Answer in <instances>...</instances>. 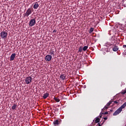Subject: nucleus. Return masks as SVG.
I'll use <instances>...</instances> for the list:
<instances>
[{"label":"nucleus","mask_w":126,"mask_h":126,"mask_svg":"<svg viewBox=\"0 0 126 126\" xmlns=\"http://www.w3.org/2000/svg\"><path fill=\"white\" fill-rule=\"evenodd\" d=\"M32 80H33V79L32 78V77L29 76L27 77L25 80V83L26 84H30L31 82H32Z\"/></svg>","instance_id":"nucleus-1"},{"label":"nucleus","mask_w":126,"mask_h":126,"mask_svg":"<svg viewBox=\"0 0 126 126\" xmlns=\"http://www.w3.org/2000/svg\"><path fill=\"white\" fill-rule=\"evenodd\" d=\"M36 24V20L35 19H33L30 20L29 25L30 26V27H32L35 25Z\"/></svg>","instance_id":"nucleus-2"},{"label":"nucleus","mask_w":126,"mask_h":126,"mask_svg":"<svg viewBox=\"0 0 126 126\" xmlns=\"http://www.w3.org/2000/svg\"><path fill=\"white\" fill-rule=\"evenodd\" d=\"M0 36L2 39H6V37H7V32H1L0 33Z\"/></svg>","instance_id":"nucleus-3"},{"label":"nucleus","mask_w":126,"mask_h":126,"mask_svg":"<svg viewBox=\"0 0 126 126\" xmlns=\"http://www.w3.org/2000/svg\"><path fill=\"white\" fill-rule=\"evenodd\" d=\"M32 13V11H31V9L29 8L27 9L26 12L25 13V16L28 17L30 14Z\"/></svg>","instance_id":"nucleus-4"},{"label":"nucleus","mask_w":126,"mask_h":126,"mask_svg":"<svg viewBox=\"0 0 126 126\" xmlns=\"http://www.w3.org/2000/svg\"><path fill=\"white\" fill-rule=\"evenodd\" d=\"M122 110L120 108V107L115 111V112L113 113V116H117V115H119L121 112H122Z\"/></svg>","instance_id":"nucleus-5"},{"label":"nucleus","mask_w":126,"mask_h":126,"mask_svg":"<svg viewBox=\"0 0 126 126\" xmlns=\"http://www.w3.org/2000/svg\"><path fill=\"white\" fill-rule=\"evenodd\" d=\"M52 60V56L50 55H47L45 56V61L46 62H50Z\"/></svg>","instance_id":"nucleus-6"},{"label":"nucleus","mask_w":126,"mask_h":126,"mask_svg":"<svg viewBox=\"0 0 126 126\" xmlns=\"http://www.w3.org/2000/svg\"><path fill=\"white\" fill-rule=\"evenodd\" d=\"M16 56V54L13 53L11 54L10 58V61H13L14 59H15V57Z\"/></svg>","instance_id":"nucleus-7"},{"label":"nucleus","mask_w":126,"mask_h":126,"mask_svg":"<svg viewBox=\"0 0 126 126\" xmlns=\"http://www.w3.org/2000/svg\"><path fill=\"white\" fill-rule=\"evenodd\" d=\"M66 76L65 74H62L60 76V78L61 80H64L65 79Z\"/></svg>","instance_id":"nucleus-8"},{"label":"nucleus","mask_w":126,"mask_h":126,"mask_svg":"<svg viewBox=\"0 0 126 126\" xmlns=\"http://www.w3.org/2000/svg\"><path fill=\"white\" fill-rule=\"evenodd\" d=\"M53 123L55 126H59V125H60V124H61V122H60V121H59V120H56L54 121Z\"/></svg>","instance_id":"nucleus-9"},{"label":"nucleus","mask_w":126,"mask_h":126,"mask_svg":"<svg viewBox=\"0 0 126 126\" xmlns=\"http://www.w3.org/2000/svg\"><path fill=\"white\" fill-rule=\"evenodd\" d=\"M38 7H39V4H38V3L36 2L34 4V5L33 6V8H34V9H37V8H38Z\"/></svg>","instance_id":"nucleus-10"},{"label":"nucleus","mask_w":126,"mask_h":126,"mask_svg":"<svg viewBox=\"0 0 126 126\" xmlns=\"http://www.w3.org/2000/svg\"><path fill=\"white\" fill-rule=\"evenodd\" d=\"M126 106V102H125L119 108H120L122 111L123 109H125Z\"/></svg>","instance_id":"nucleus-11"},{"label":"nucleus","mask_w":126,"mask_h":126,"mask_svg":"<svg viewBox=\"0 0 126 126\" xmlns=\"http://www.w3.org/2000/svg\"><path fill=\"white\" fill-rule=\"evenodd\" d=\"M49 97V93H46L43 96V99H47Z\"/></svg>","instance_id":"nucleus-12"},{"label":"nucleus","mask_w":126,"mask_h":126,"mask_svg":"<svg viewBox=\"0 0 126 126\" xmlns=\"http://www.w3.org/2000/svg\"><path fill=\"white\" fill-rule=\"evenodd\" d=\"M112 50L114 52H117L119 50V47H118L117 46H115L113 48Z\"/></svg>","instance_id":"nucleus-13"},{"label":"nucleus","mask_w":126,"mask_h":126,"mask_svg":"<svg viewBox=\"0 0 126 126\" xmlns=\"http://www.w3.org/2000/svg\"><path fill=\"white\" fill-rule=\"evenodd\" d=\"M16 108H17V105L16 104H14L12 106V110H16Z\"/></svg>","instance_id":"nucleus-14"},{"label":"nucleus","mask_w":126,"mask_h":126,"mask_svg":"<svg viewBox=\"0 0 126 126\" xmlns=\"http://www.w3.org/2000/svg\"><path fill=\"white\" fill-rule=\"evenodd\" d=\"M99 122H100V118H95V124H97V123H99Z\"/></svg>","instance_id":"nucleus-15"},{"label":"nucleus","mask_w":126,"mask_h":126,"mask_svg":"<svg viewBox=\"0 0 126 126\" xmlns=\"http://www.w3.org/2000/svg\"><path fill=\"white\" fill-rule=\"evenodd\" d=\"M109 113L108 112H105V113H102L101 114L100 113L99 118H102V115H108Z\"/></svg>","instance_id":"nucleus-16"},{"label":"nucleus","mask_w":126,"mask_h":126,"mask_svg":"<svg viewBox=\"0 0 126 126\" xmlns=\"http://www.w3.org/2000/svg\"><path fill=\"white\" fill-rule=\"evenodd\" d=\"M113 102V101H110L108 103H107L106 105V107H109V105H111V104H112V103Z\"/></svg>","instance_id":"nucleus-17"},{"label":"nucleus","mask_w":126,"mask_h":126,"mask_svg":"<svg viewBox=\"0 0 126 126\" xmlns=\"http://www.w3.org/2000/svg\"><path fill=\"white\" fill-rule=\"evenodd\" d=\"M87 49H88V46H85L83 48V51H84L85 52V51H86V50H87Z\"/></svg>","instance_id":"nucleus-18"},{"label":"nucleus","mask_w":126,"mask_h":126,"mask_svg":"<svg viewBox=\"0 0 126 126\" xmlns=\"http://www.w3.org/2000/svg\"><path fill=\"white\" fill-rule=\"evenodd\" d=\"M83 50V49L82 48V47L80 46L79 48L78 52L81 53V52H82Z\"/></svg>","instance_id":"nucleus-19"},{"label":"nucleus","mask_w":126,"mask_h":126,"mask_svg":"<svg viewBox=\"0 0 126 126\" xmlns=\"http://www.w3.org/2000/svg\"><path fill=\"white\" fill-rule=\"evenodd\" d=\"M54 100H55L56 102H59L60 101V99L59 98H58L56 97H54Z\"/></svg>","instance_id":"nucleus-20"},{"label":"nucleus","mask_w":126,"mask_h":126,"mask_svg":"<svg viewBox=\"0 0 126 126\" xmlns=\"http://www.w3.org/2000/svg\"><path fill=\"white\" fill-rule=\"evenodd\" d=\"M94 31V28H91L90 31H89V33H92Z\"/></svg>","instance_id":"nucleus-21"},{"label":"nucleus","mask_w":126,"mask_h":126,"mask_svg":"<svg viewBox=\"0 0 126 126\" xmlns=\"http://www.w3.org/2000/svg\"><path fill=\"white\" fill-rule=\"evenodd\" d=\"M107 109H108V107L106 106H105L104 107V108L103 109H101V111H103V110H107Z\"/></svg>","instance_id":"nucleus-22"},{"label":"nucleus","mask_w":126,"mask_h":126,"mask_svg":"<svg viewBox=\"0 0 126 126\" xmlns=\"http://www.w3.org/2000/svg\"><path fill=\"white\" fill-rule=\"evenodd\" d=\"M126 90H124V91H122V94H123L124 95V94H126Z\"/></svg>","instance_id":"nucleus-23"},{"label":"nucleus","mask_w":126,"mask_h":126,"mask_svg":"<svg viewBox=\"0 0 126 126\" xmlns=\"http://www.w3.org/2000/svg\"><path fill=\"white\" fill-rule=\"evenodd\" d=\"M112 102H114V103H115V104H118L119 103V100L117 101H113Z\"/></svg>","instance_id":"nucleus-24"},{"label":"nucleus","mask_w":126,"mask_h":126,"mask_svg":"<svg viewBox=\"0 0 126 126\" xmlns=\"http://www.w3.org/2000/svg\"><path fill=\"white\" fill-rule=\"evenodd\" d=\"M104 123H105V121H103L102 123L101 124H100V123H98V126H102V125H103V124H104Z\"/></svg>","instance_id":"nucleus-25"},{"label":"nucleus","mask_w":126,"mask_h":126,"mask_svg":"<svg viewBox=\"0 0 126 126\" xmlns=\"http://www.w3.org/2000/svg\"><path fill=\"white\" fill-rule=\"evenodd\" d=\"M103 119H104L105 121H106V120H108V118H107V117H104V118H103Z\"/></svg>","instance_id":"nucleus-26"},{"label":"nucleus","mask_w":126,"mask_h":126,"mask_svg":"<svg viewBox=\"0 0 126 126\" xmlns=\"http://www.w3.org/2000/svg\"><path fill=\"white\" fill-rule=\"evenodd\" d=\"M57 32V30H54L53 31V33H56Z\"/></svg>","instance_id":"nucleus-27"},{"label":"nucleus","mask_w":126,"mask_h":126,"mask_svg":"<svg viewBox=\"0 0 126 126\" xmlns=\"http://www.w3.org/2000/svg\"><path fill=\"white\" fill-rule=\"evenodd\" d=\"M51 55H53V56H54L55 54H54V52H51Z\"/></svg>","instance_id":"nucleus-28"},{"label":"nucleus","mask_w":126,"mask_h":126,"mask_svg":"<svg viewBox=\"0 0 126 126\" xmlns=\"http://www.w3.org/2000/svg\"><path fill=\"white\" fill-rule=\"evenodd\" d=\"M123 48H126V45H123Z\"/></svg>","instance_id":"nucleus-29"},{"label":"nucleus","mask_w":126,"mask_h":126,"mask_svg":"<svg viewBox=\"0 0 126 126\" xmlns=\"http://www.w3.org/2000/svg\"><path fill=\"white\" fill-rule=\"evenodd\" d=\"M110 112H113V110H110Z\"/></svg>","instance_id":"nucleus-30"},{"label":"nucleus","mask_w":126,"mask_h":126,"mask_svg":"<svg viewBox=\"0 0 126 126\" xmlns=\"http://www.w3.org/2000/svg\"><path fill=\"white\" fill-rule=\"evenodd\" d=\"M125 126H126V125Z\"/></svg>","instance_id":"nucleus-31"}]
</instances>
